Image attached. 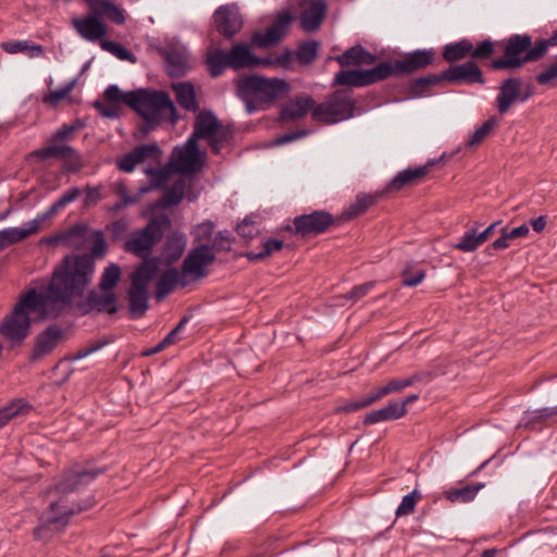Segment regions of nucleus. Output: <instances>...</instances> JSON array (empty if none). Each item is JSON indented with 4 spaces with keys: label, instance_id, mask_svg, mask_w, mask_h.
I'll use <instances>...</instances> for the list:
<instances>
[{
    "label": "nucleus",
    "instance_id": "f257e3e1",
    "mask_svg": "<svg viewBox=\"0 0 557 557\" xmlns=\"http://www.w3.org/2000/svg\"><path fill=\"white\" fill-rule=\"evenodd\" d=\"M94 263L87 256H66L51 274L49 284L40 292L28 290L15 306L21 313L38 312L54 319L72 307L74 299L84 296L91 284Z\"/></svg>",
    "mask_w": 557,
    "mask_h": 557
},
{
    "label": "nucleus",
    "instance_id": "f03ea898",
    "mask_svg": "<svg viewBox=\"0 0 557 557\" xmlns=\"http://www.w3.org/2000/svg\"><path fill=\"white\" fill-rule=\"evenodd\" d=\"M234 84L236 96L245 104L248 114L270 109L277 99L284 98L290 90L285 79L259 74L240 76Z\"/></svg>",
    "mask_w": 557,
    "mask_h": 557
},
{
    "label": "nucleus",
    "instance_id": "7ed1b4c3",
    "mask_svg": "<svg viewBox=\"0 0 557 557\" xmlns=\"http://www.w3.org/2000/svg\"><path fill=\"white\" fill-rule=\"evenodd\" d=\"M272 63L273 61L270 58L255 55L250 46L246 42L235 44L227 51L216 48L209 52L206 58V65L212 77L221 76L226 69L239 71L260 65H272Z\"/></svg>",
    "mask_w": 557,
    "mask_h": 557
},
{
    "label": "nucleus",
    "instance_id": "20e7f679",
    "mask_svg": "<svg viewBox=\"0 0 557 557\" xmlns=\"http://www.w3.org/2000/svg\"><path fill=\"white\" fill-rule=\"evenodd\" d=\"M545 55L544 44L533 42L528 34H515L505 41L504 55L491 62L493 70H516Z\"/></svg>",
    "mask_w": 557,
    "mask_h": 557
},
{
    "label": "nucleus",
    "instance_id": "39448f33",
    "mask_svg": "<svg viewBox=\"0 0 557 557\" xmlns=\"http://www.w3.org/2000/svg\"><path fill=\"white\" fill-rule=\"evenodd\" d=\"M159 261L156 259L144 260L131 275V287L128 289L129 314L136 319L147 311L149 284L157 277Z\"/></svg>",
    "mask_w": 557,
    "mask_h": 557
},
{
    "label": "nucleus",
    "instance_id": "423d86ee",
    "mask_svg": "<svg viewBox=\"0 0 557 557\" xmlns=\"http://www.w3.org/2000/svg\"><path fill=\"white\" fill-rule=\"evenodd\" d=\"M129 108L136 111L144 120L163 119L170 115L176 121V109L165 91L137 89L129 96Z\"/></svg>",
    "mask_w": 557,
    "mask_h": 557
},
{
    "label": "nucleus",
    "instance_id": "0eeeda50",
    "mask_svg": "<svg viewBox=\"0 0 557 557\" xmlns=\"http://www.w3.org/2000/svg\"><path fill=\"white\" fill-rule=\"evenodd\" d=\"M198 144V140L205 139L211 151L219 154L221 149L233 138L231 127L224 125L212 111H200L194 122V129L188 137Z\"/></svg>",
    "mask_w": 557,
    "mask_h": 557
},
{
    "label": "nucleus",
    "instance_id": "6e6552de",
    "mask_svg": "<svg viewBox=\"0 0 557 557\" xmlns=\"http://www.w3.org/2000/svg\"><path fill=\"white\" fill-rule=\"evenodd\" d=\"M171 225L172 221L168 214L153 216L144 228L131 234L124 243V250L140 258L147 257Z\"/></svg>",
    "mask_w": 557,
    "mask_h": 557
},
{
    "label": "nucleus",
    "instance_id": "1a4fd4ad",
    "mask_svg": "<svg viewBox=\"0 0 557 557\" xmlns=\"http://www.w3.org/2000/svg\"><path fill=\"white\" fill-rule=\"evenodd\" d=\"M356 100L347 89H337L323 102L317 104L311 113L312 120L325 124H335L354 116Z\"/></svg>",
    "mask_w": 557,
    "mask_h": 557
},
{
    "label": "nucleus",
    "instance_id": "9d476101",
    "mask_svg": "<svg viewBox=\"0 0 557 557\" xmlns=\"http://www.w3.org/2000/svg\"><path fill=\"white\" fill-rule=\"evenodd\" d=\"M91 505L90 500L85 502L84 506L77 507L69 506L62 499L51 502L41 515L39 525L34 530L35 540H48L51 530L63 531L75 513L88 509Z\"/></svg>",
    "mask_w": 557,
    "mask_h": 557
},
{
    "label": "nucleus",
    "instance_id": "9b49d317",
    "mask_svg": "<svg viewBox=\"0 0 557 557\" xmlns=\"http://www.w3.org/2000/svg\"><path fill=\"white\" fill-rule=\"evenodd\" d=\"M83 126L84 124L81 121H76L74 124H63L52 134L51 138L49 139V145L47 147L35 150L33 154L40 160L55 158L64 161H73L79 163L81 156L78 151L65 143L72 140L76 131Z\"/></svg>",
    "mask_w": 557,
    "mask_h": 557
},
{
    "label": "nucleus",
    "instance_id": "f8f14e48",
    "mask_svg": "<svg viewBox=\"0 0 557 557\" xmlns=\"http://www.w3.org/2000/svg\"><path fill=\"white\" fill-rule=\"evenodd\" d=\"M103 472L102 469H83L74 466L63 470L55 479L51 486L46 491L47 494L52 492L64 497L71 493L77 492L84 486L91 483L99 474Z\"/></svg>",
    "mask_w": 557,
    "mask_h": 557
},
{
    "label": "nucleus",
    "instance_id": "ddd939ff",
    "mask_svg": "<svg viewBox=\"0 0 557 557\" xmlns=\"http://www.w3.org/2000/svg\"><path fill=\"white\" fill-rule=\"evenodd\" d=\"M205 153L200 151L194 139L187 138L183 146H176L169 160L174 173L195 174L203 168Z\"/></svg>",
    "mask_w": 557,
    "mask_h": 557
},
{
    "label": "nucleus",
    "instance_id": "4468645a",
    "mask_svg": "<svg viewBox=\"0 0 557 557\" xmlns=\"http://www.w3.org/2000/svg\"><path fill=\"white\" fill-rule=\"evenodd\" d=\"M215 260L213 249L205 244H200L190 249L185 257L181 272L186 280L196 282L207 275V267Z\"/></svg>",
    "mask_w": 557,
    "mask_h": 557
},
{
    "label": "nucleus",
    "instance_id": "2eb2a0df",
    "mask_svg": "<svg viewBox=\"0 0 557 557\" xmlns=\"http://www.w3.org/2000/svg\"><path fill=\"white\" fill-rule=\"evenodd\" d=\"M294 20L295 15L289 9L280 11L273 24L264 33H255L251 36V45L258 48H268L280 42Z\"/></svg>",
    "mask_w": 557,
    "mask_h": 557
},
{
    "label": "nucleus",
    "instance_id": "dca6fc26",
    "mask_svg": "<svg viewBox=\"0 0 557 557\" xmlns=\"http://www.w3.org/2000/svg\"><path fill=\"white\" fill-rule=\"evenodd\" d=\"M212 18L218 33L228 40L233 39L244 25L239 9L234 3L220 5Z\"/></svg>",
    "mask_w": 557,
    "mask_h": 557
},
{
    "label": "nucleus",
    "instance_id": "f3484780",
    "mask_svg": "<svg viewBox=\"0 0 557 557\" xmlns=\"http://www.w3.org/2000/svg\"><path fill=\"white\" fill-rule=\"evenodd\" d=\"M334 221L331 213L324 210H318L296 216L293 224L297 235L307 237L326 232Z\"/></svg>",
    "mask_w": 557,
    "mask_h": 557
},
{
    "label": "nucleus",
    "instance_id": "a211bd4d",
    "mask_svg": "<svg viewBox=\"0 0 557 557\" xmlns=\"http://www.w3.org/2000/svg\"><path fill=\"white\" fill-rule=\"evenodd\" d=\"M30 319L27 313L13 310L0 324V335L11 343H21L29 333Z\"/></svg>",
    "mask_w": 557,
    "mask_h": 557
},
{
    "label": "nucleus",
    "instance_id": "6ab92c4d",
    "mask_svg": "<svg viewBox=\"0 0 557 557\" xmlns=\"http://www.w3.org/2000/svg\"><path fill=\"white\" fill-rule=\"evenodd\" d=\"M443 81L455 84H481L485 83L483 73L474 61L451 65L442 73Z\"/></svg>",
    "mask_w": 557,
    "mask_h": 557
},
{
    "label": "nucleus",
    "instance_id": "aec40b11",
    "mask_svg": "<svg viewBox=\"0 0 557 557\" xmlns=\"http://www.w3.org/2000/svg\"><path fill=\"white\" fill-rule=\"evenodd\" d=\"M63 338V331L58 325H50L40 332L35 338L30 359L37 361L50 355Z\"/></svg>",
    "mask_w": 557,
    "mask_h": 557
},
{
    "label": "nucleus",
    "instance_id": "412c9836",
    "mask_svg": "<svg viewBox=\"0 0 557 557\" xmlns=\"http://www.w3.org/2000/svg\"><path fill=\"white\" fill-rule=\"evenodd\" d=\"M71 24L77 34L87 41H97L108 33L107 25L95 13L85 17H73Z\"/></svg>",
    "mask_w": 557,
    "mask_h": 557
},
{
    "label": "nucleus",
    "instance_id": "4be33fe9",
    "mask_svg": "<svg viewBox=\"0 0 557 557\" xmlns=\"http://www.w3.org/2000/svg\"><path fill=\"white\" fill-rule=\"evenodd\" d=\"M327 12V4L324 0H312L301 11L299 21L300 27L306 33H314L320 29Z\"/></svg>",
    "mask_w": 557,
    "mask_h": 557
},
{
    "label": "nucleus",
    "instance_id": "5701e85b",
    "mask_svg": "<svg viewBox=\"0 0 557 557\" xmlns=\"http://www.w3.org/2000/svg\"><path fill=\"white\" fill-rule=\"evenodd\" d=\"M79 309L84 314L92 310L113 314L117 311V298L111 290L103 293L90 290L86 297V300L81 304Z\"/></svg>",
    "mask_w": 557,
    "mask_h": 557
},
{
    "label": "nucleus",
    "instance_id": "b1692460",
    "mask_svg": "<svg viewBox=\"0 0 557 557\" xmlns=\"http://www.w3.org/2000/svg\"><path fill=\"white\" fill-rule=\"evenodd\" d=\"M45 216L38 215L37 218L28 221L25 227H8L0 231V251L10 245L22 242L28 236L39 232Z\"/></svg>",
    "mask_w": 557,
    "mask_h": 557
},
{
    "label": "nucleus",
    "instance_id": "393cba45",
    "mask_svg": "<svg viewBox=\"0 0 557 557\" xmlns=\"http://www.w3.org/2000/svg\"><path fill=\"white\" fill-rule=\"evenodd\" d=\"M433 50H416L407 53L401 60H396L395 69L396 75L409 74L414 71L425 69L433 63Z\"/></svg>",
    "mask_w": 557,
    "mask_h": 557
},
{
    "label": "nucleus",
    "instance_id": "a878e982",
    "mask_svg": "<svg viewBox=\"0 0 557 557\" xmlns=\"http://www.w3.org/2000/svg\"><path fill=\"white\" fill-rule=\"evenodd\" d=\"M521 82L519 78L510 77L503 82L497 96V108L500 113H506L516 100L524 102L529 99L530 92L520 97Z\"/></svg>",
    "mask_w": 557,
    "mask_h": 557
},
{
    "label": "nucleus",
    "instance_id": "bb28decb",
    "mask_svg": "<svg viewBox=\"0 0 557 557\" xmlns=\"http://www.w3.org/2000/svg\"><path fill=\"white\" fill-rule=\"evenodd\" d=\"M431 380L430 373H414L408 377L404 379H392L389 380L385 385L380 386L372 391L373 396L375 397V400H380L381 398L393 394L400 392L405 389L406 387L412 386L416 383L425 381L429 382Z\"/></svg>",
    "mask_w": 557,
    "mask_h": 557
},
{
    "label": "nucleus",
    "instance_id": "cd10ccee",
    "mask_svg": "<svg viewBox=\"0 0 557 557\" xmlns=\"http://www.w3.org/2000/svg\"><path fill=\"white\" fill-rule=\"evenodd\" d=\"M315 102L310 96L296 97L287 102L280 112L281 122H292L304 117L310 110L313 111Z\"/></svg>",
    "mask_w": 557,
    "mask_h": 557
},
{
    "label": "nucleus",
    "instance_id": "c85d7f7f",
    "mask_svg": "<svg viewBox=\"0 0 557 557\" xmlns=\"http://www.w3.org/2000/svg\"><path fill=\"white\" fill-rule=\"evenodd\" d=\"M188 284L189 280H186L181 271H178L176 268H171L164 271L159 277L156 285L154 297L160 301L169 294H171L175 286L180 285L185 287Z\"/></svg>",
    "mask_w": 557,
    "mask_h": 557
},
{
    "label": "nucleus",
    "instance_id": "c756f323",
    "mask_svg": "<svg viewBox=\"0 0 557 557\" xmlns=\"http://www.w3.org/2000/svg\"><path fill=\"white\" fill-rule=\"evenodd\" d=\"M407 411V409H404L403 404H397V401H389L385 407L373 410L366 414L363 423L366 425H370L391 420H398L406 416Z\"/></svg>",
    "mask_w": 557,
    "mask_h": 557
},
{
    "label": "nucleus",
    "instance_id": "7c9ffc66",
    "mask_svg": "<svg viewBox=\"0 0 557 557\" xmlns=\"http://www.w3.org/2000/svg\"><path fill=\"white\" fill-rule=\"evenodd\" d=\"M434 164V162L430 161L423 166L414 168V169H406L404 171L398 172L395 177L388 184L389 190H400L407 185L418 183L423 176L428 174L430 168Z\"/></svg>",
    "mask_w": 557,
    "mask_h": 557
},
{
    "label": "nucleus",
    "instance_id": "2f4dec72",
    "mask_svg": "<svg viewBox=\"0 0 557 557\" xmlns=\"http://www.w3.org/2000/svg\"><path fill=\"white\" fill-rule=\"evenodd\" d=\"M335 61L343 67L349 65H369L374 63L375 55L361 45H356L347 49L343 54L335 57Z\"/></svg>",
    "mask_w": 557,
    "mask_h": 557
},
{
    "label": "nucleus",
    "instance_id": "473e14b6",
    "mask_svg": "<svg viewBox=\"0 0 557 557\" xmlns=\"http://www.w3.org/2000/svg\"><path fill=\"white\" fill-rule=\"evenodd\" d=\"M92 12L99 16H104L111 22L122 25L125 23V15L121 8L109 0H86Z\"/></svg>",
    "mask_w": 557,
    "mask_h": 557
},
{
    "label": "nucleus",
    "instance_id": "72a5a7b5",
    "mask_svg": "<svg viewBox=\"0 0 557 557\" xmlns=\"http://www.w3.org/2000/svg\"><path fill=\"white\" fill-rule=\"evenodd\" d=\"M557 416V405L543 407L534 410H527L521 417V424L525 428L535 429Z\"/></svg>",
    "mask_w": 557,
    "mask_h": 557
},
{
    "label": "nucleus",
    "instance_id": "f704fd0d",
    "mask_svg": "<svg viewBox=\"0 0 557 557\" xmlns=\"http://www.w3.org/2000/svg\"><path fill=\"white\" fill-rule=\"evenodd\" d=\"M177 103L185 110L196 112L198 110V102L196 99V91L191 83H177L173 85Z\"/></svg>",
    "mask_w": 557,
    "mask_h": 557
},
{
    "label": "nucleus",
    "instance_id": "c9c22d12",
    "mask_svg": "<svg viewBox=\"0 0 557 557\" xmlns=\"http://www.w3.org/2000/svg\"><path fill=\"white\" fill-rule=\"evenodd\" d=\"M188 64V57L182 51L171 49L165 53V69L172 77L184 75Z\"/></svg>",
    "mask_w": 557,
    "mask_h": 557
},
{
    "label": "nucleus",
    "instance_id": "e433bc0d",
    "mask_svg": "<svg viewBox=\"0 0 557 557\" xmlns=\"http://www.w3.org/2000/svg\"><path fill=\"white\" fill-rule=\"evenodd\" d=\"M362 73H363L364 84H366V86H369L374 83L384 81L392 75H396L395 63L384 61L371 69L362 70Z\"/></svg>",
    "mask_w": 557,
    "mask_h": 557
},
{
    "label": "nucleus",
    "instance_id": "4c0bfd02",
    "mask_svg": "<svg viewBox=\"0 0 557 557\" xmlns=\"http://www.w3.org/2000/svg\"><path fill=\"white\" fill-rule=\"evenodd\" d=\"M187 244L186 236L183 233H173L166 239L163 255L169 263L176 261L184 253Z\"/></svg>",
    "mask_w": 557,
    "mask_h": 557
},
{
    "label": "nucleus",
    "instance_id": "58836bf2",
    "mask_svg": "<svg viewBox=\"0 0 557 557\" xmlns=\"http://www.w3.org/2000/svg\"><path fill=\"white\" fill-rule=\"evenodd\" d=\"M1 48L10 54L26 52L30 58H38L44 54L41 45L30 44L27 40H10L1 44Z\"/></svg>",
    "mask_w": 557,
    "mask_h": 557
},
{
    "label": "nucleus",
    "instance_id": "ea45409f",
    "mask_svg": "<svg viewBox=\"0 0 557 557\" xmlns=\"http://www.w3.org/2000/svg\"><path fill=\"white\" fill-rule=\"evenodd\" d=\"M483 487V483H476L449 488L445 492V497L451 503H469L476 497L479 491Z\"/></svg>",
    "mask_w": 557,
    "mask_h": 557
},
{
    "label": "nucleus",
    "instance_id": "a19ab883",
    "mask_svg": "<svg viewBox=\"0 0 557 557\" xmlns=\"http://www.w3.org/2000/svg\"><path fill=\"white\" fill-rule=\"evenodd\" d=\"M472 50L471 40L465 38L456 42L448 44L443 49V58L447 62H457L470 55Z\"/></svg>",
    "mask_w": 557,
    "mask_h": 557
},
{
    "label": "nucleus",
    "instance_id": "79ce46f5",
    "mask_svg": "<svg viewBox=\"0 0 557 557\" xmlns=\"http://www.w3.org/2000/svg\"><path fill=\"white\" fill-rule=\"evenodd\" d=\"M146 174L149 177V182L146 186H143L139 189L140 194H146L152 189L162 187L170 178L171 173L173 172L172 168L169 166V163L159 169L149 168L146 171Z\"/></svg>",
    "mask_w": 557,
    "mask_h": 557
},
{
    "label": "nucleus",
    "instance_id": "37998d69",
    "mask_svg": "<svg viewBox=\"0 0 557 557\" xmlns=\"http://www.w3.org/2000/svg\"><path fill=\"white\" fill-rule=\"evenodd\" d=\"M29 408V404L22 398L14 399L9 405L0 408V429L13 418L26 413Z\"/></svg>",
    "mask_w": 557,
    "mask_h": 557
},
{
    "label": "nucleus",
    "instance_id": "c03bdc74",
    "mask_svg": "<svg viewBox=\"0 0 557 557\" xmlns=\"http://www.w3.org/2000/svg\"><path fill=\"white\" fill-rule=\"evenodd\" d=\"M185 180L180 178L172 184L170 188H166L160 199L161 207L177 206L184 199L185 196Z\"/></svg>",
    "mask_w": 557,
    "mask_h": 557
},
{
    "label": "nucleus",
    "instance_id": "a18cd8bd",
    "mask_svg": "<svg viewBox=\"0 0 557 557\" xmlns=\"http://www.w3.org/2000/svg\"><path fill=\"white\" fill-rule=\"evenodd\" d=\"M480 226L481 223L475 221L459 238L458 243L454 245V248L463 252H472L476 250L481 246L478 238V227Z\"/></svg>",
    "mask_w": 557,
    "mask_h": 557
},
{
    "label": "nucleus",
    "instance_id": "49530a36",
    "mask_svg": "<svg viewBox=\"0 0 557 557\" xmlns=\"http://www.w3.org/2000/svg\"><path fill=\"white\" fill-rule=\"evenodd\" d=\"M334 86L366 87L362 70H343L335 74Z\"/></svg>",
    "mask_w": 557,
    "mask_h": 557
},
{
    "label": "nucleus",
    "instance_id": "de8ad7c7",
    "mask_svg": "<svg viewBox=\"0 0 557 557\" xmlns=\"http://www.w3.org/2000/svg\"><path fill=\"white\" fill-rule=\"evenodd\" d=\"M379 195H358L356 201L344 212L346 219L356 218L364 213L377 201Z\"/></svg>",
    "mask_w": 557,
    "mask_h": 557
},
{
    "label": "nucleus",
    "instance_id": "09e8293b",
    "mask_svg": "<svg viewBox=\"0 0 557 557\" xmlns=\"http://www.w3.org/2000/svg\"><path fill=\"white\" fill-rule=\"evenodd\" d=\"M443 82L442 73L440 75L431 74L414 79L410 85V92L414 97H423L429 95V88Z\"/></svg>",
    "mask_w": 557,
    "mask_h": 557
},
{
    "label": "nucleus",
    "instance_id": "8fccbe9b",
    "mask_svg": "<svg viewBox=\"0 0 557 557\" xmlns=\"http://www.w3.org/2000/svg\"><path fill=\"white\" fill-rule=\"evenodd\" d=\"M81 195V189L77 187H72L67 189L49 209L46 213L40 216H45V220L49 216L54 215L61 209H63L69 203L75 201Z\"/></svg>",
    "mask_w": 557,
    "mask_h": 557
},
{
    "label": "nucleus",
    "instance_id": "3c124183",
    "mask_svg": "<svg viewBox=\"0 0 557 557\" xmlns=\"http://www.w3.org/2000/svg\"><path fill=\"white\" fill-rule=\"evenodd\" d=\"M319 46L320 44L317 40L301 42L296 51L297 60L299 61V63H312L318 55Z\"/></svg>",
    "mask_w": 557,
    "mask_h": 557
},
{
    "label": "nucleus",
    "instance_id": "603ef678",
    "mask_svg": "<svg viewBox=\"0 0 557 557\" xmlns=\"http://www.w3.org/2000/svg\"><path fill=\"white\" fill-rule=\"evenodd\" d=\"M121 269L115 263H110L103 271L99 287L103 290H111L120 281Z\"/></svg>",
    "mask_w": 557,
    "mask_h": 557
},
{
    "label": "nucleus",
    "instance_id": "864d4df0",
    "mask_svg": "<svg viewBox=\"0 0 557 557\" xmlns=\"http://www.w3.org/2000/svg\"><path fill=\"white\" fill-rule=\"evenodd\" d=\"M283 245V242L280 239H268L264 242L262 249L259 252L249 251L245 253V257L250 261L262 260L274 251L281 250Z\"/></svg>",
    "mask_w": 557,
    "mask_h": 557
},
{
    "label": "nucleus",
    "instance_id": "5fc2aeb1",
    "mask_svg": "<svg viewBox=\"0 0 557 557\" xmlns=\"http://www.w3.org/2000/svg\"><path fill=\"white\" fill-rule=\"evenodd\" d=\"M422 498L419 491L413 490L411 493L405 495L397 507L395 513L397 517H405L412 513L416 509L417 503Z\"/></svg>",
    "mask_w": 557,
    "mask_h": 557
},
{
    "label": "nucleus",
    "instance_id": "6e6d98bb",
    "mask_svg": "<svg viewBox=\"0 0 557 557\" xmlns=\"http://www.w3.org/2000/svg\"><path fill=\"white\" fill-rule=\"evenodd\" d=\"M497 125L496 117H490L486 120L480 127H478L470 139L467 141V146L474 147L480 145L493 131V128Z\"/></svg>",
    "mask_w": 557,
    "mask_h": 557
},
{
    "label": "nucleus",
    "instance_id": "4d7b16f0",
    "mask_svg": "<svg viewBox=\"0 0 557 557\" xmlns=\"http://www.w3.org/2000/svg\"><path fill=\"white\" fill-rule=\"evenodd\" d=\"M76 84V78L71 79L65 86L55 90H51L48 95L44 97L42 101L47 104L55 107L60 101L65 99L73 91Z\"/></svg>",
    "mask_w": 557,
    "mask_h": 557
},
{
    "label": "nucleus",
    "instance_id": "13d9d810",
    "mask_svg": "<svg viewBox=\"0 0 557 557\" xmlns=\"http://www.w3.org/2000/svg\"><path fill=\"white\" fill-rule=\"evenodd\" d=\"M495 46L496 44L491 39L480 41L476 46L472 45V50L470 51L471 61L490 59L495 52Z\"/></svg>",
    "mask_w": 557,
    "mask_h": 557
},
{
    "label": "nucleus",
    "instance_id": "bf43d9fd",
    "mask_svg": "<svg viewBox=\"0 0 557 557\" xmlns=\"http://www.w3.org/2000/svg\"><path fill=\"white\" fill-rule=\"evenodd\" d=\"M375 401V397L373 396L372 392H370L360 400L346 401L343 405L337 406L335 408V412H355L358 411L359 409L366 408L374 404Z\"/></svg>",
    "mask_w": 557,
    "mask_h": 557
},
{
    "label": "nucleus",
    "instance_id": "052dcab7",
    "mask_svg": "<svg viewBox=\"0 0 557 557\" xmlns=\"http://www.w3.org/2000/svg\"><path fill=\"white\" fill-rule=\"evenodd\" d=\"M132 91L124 92L116 85H109L104 90L106 99L114 104H126L129 107Z\"/></svg>",
    "mask_w": 557,
    "mask_h": 557
},
{
    "label": "nucleus",
    "instance_id": "680f3d73",
    "mask_svg": "<svg viewBox=\"0 0 557 557\" xmlns=\"http://www.w3.org/2000/svg\"><path fill=\"white\" fill-rule=\"evenodd\" d=\"M110 343H111L110 339H100L96 343L90 344L89 346H87L85 348L77 350L75 354L67 356L66 359L71 362L81 360L83 358L88 357L89 355H91L94 352L99 351L100 349H102L104 346H107Z\"/></svg>",
    "mask_w": 557,
    "mask_h": 557
},
{
    "label": "nucleus",
    "instance_id": "e2e57ef3",
    "mask_svg": "<svg viewBox=\"0 0 557 557\" xmlns=\"http://www.w3.org/2000/svg\"><path fill=\"white\" fill-rule=\"evenodd\" d=\"M140 162L147 159H158L161 154V149L158 144L139 145L133 149Z\"/></svg>",
    "mask_w": 557,
    "mask_h": 557
},
{
    "label": "nucleus",
    "instance_id": "0e129e2a",
    "mask_svg": "<svg viewBox=\"0 0 557 557\" xmlns=\"http://www.w3.org/2000/svg\"><path fill=\"white\" fill-rule=\"evenodd\" d=\"M101 48L120 60H129L131 59V52L121 44L111 41V40H103L101 41Z\"/></svg>",
    "mask_w": 557,
    "mask_h": 557
},
{
    "label": "nucleus",
    "instance_id": "69168bd1",
    "mask_svg": "<svg viewBox=\"0 0 557 557\" xmlns=\"http://www.w3.org/2000/svg\"><path fill=\"white\" fill-rule=\"evenodd\" d=\"M107 251V243L103 234L98 231L95 233L94 243L90 248V255H86L94 261L95 258H102ZM95 264V262H92Z\"/></svg>",
    "mask_w": 557,
    "mask_h": 557
},
{
    "label": "nucleus",
    "instance_id": "338daca9",
    "mask_svg": "<svg viewBox=\"0 0 557 557\" xmlns=\"http://www.w3.org/2000/svg\"><path fill=\"white\" fill-rule=\"evenodd\" d=\"M233 237L227 231H220L213 240V246L211 247L213 250L219 251H230L231 250V244H232Z\"/></svg>",
    "mask_w": 557,
    "mask_h": 557
},
{
    "label": "nucleus",
    "instance_id": "774afa93",
    "mask_svg": "<svg viewBox=\"0 0 557 557\" xmlns=\"http://www.w3.org/2000/svg\"><path fill=\"white\" fill-rule=\"evenodd\" d=\"M236 232L240 237L250 240L257 235L258 228L253 221L245 219L237 225Z\"/></svg>",
    "mask_w": 557,
    "mask_h": 557
}]
</instances>
